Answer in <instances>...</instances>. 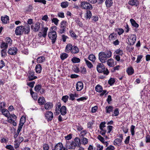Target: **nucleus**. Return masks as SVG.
I'll return each mask as SVG.
<instances>
[{
	"label": "nucleus",
	"instance_id": "nucleus-45",
	"mask_svg": "<svg viewBox=\"0 0 150 150\" xmlns=\"http://www.w3.org/2000/svg\"><path fill=\"white\" fill-rule=\"evenodd\" d=\"M69 32L71 36L72 37L75 39H76V38L77 37V36L76 35L73 31L72 30H70Z\"/></svg>",
	"mask_w": 150,
	"mask_h": 150
},
{
	"label": "nucleus",
	"instance_id": "nucleus-19",
	"mask_svg": "<svg viewBox=\"0 0 150 150\" xmlns=\"http://www.w3.org/2000/svg\"><path fill=\"white\" fill-rule=\"evenodd\" d=\"M79 51V49L77 46L73 45L71 52L72 54H76L78 53Z\"/></svg>",
	"mask_w": 150,
	"mask_h": 150
},
{
	"label": "nucleus",
	"instance_id": "nucleus-53",
	"mask_svg": "<svg viewBox=\"0 0 150 150\" xmlns=\"http://www.w3.org/2000/svg\"><path fill=\"white\" fill-rule=\"evenodd\" d=\"M52 23H54L55 25H57L59 20L57 18H54L52 20Z\"/></svg>",
	"mask_w": 150,
	"mask_h": 150
},
{
	"label": "nucleus",
	"instance_id": "nucleus-39",
	"mask_svg": "<svg viewBox=\"0 0 150 150\" xmlns=\"http://www.w3.org/2000/svg\"><path fill=\"white\" fill-rule=\"evenodd\" d=\"M88 58L93 62H95L96 59L95 56L93 54L89 55L88 56Z\"/></svg>",
	"mask_w": 150,
	"mask_h": 150
},
{
	"label": "nucleus",
	"instance_id": "nucleus-3",
	"mask_svg": "<svg viewBox=\"0 0 150 150\" xmlns=\"http://www.w3.org/2000/svg\"><path fill=\"white\" fill-rule=\"evenodd\" d=\"M76 145L74 141H66L65 146L68 149H74L76 146Z\"/></svg>",
	"mask_w": 150,
	"mask_h": 150
},
{
	"label": "nucleus",
	"instance_id": "nucleus-24",
	"mask_svg": "<svg viewBox=\"0 0 150 150\" xmlns=\"http://www.w3.org/2000/svg\"><path fill=\"white\" fill-rule=\"evenodd\" d=\"M113 107L110 105L107 106L105 107L106 112L107 113H110L113 111Z\"/></svg>",
	"mask_w": 150,
	"mask_h": 150
},
{
	"label": "nucleus",
	"instance_id": "nucleus-26",
	"mask_svg": "<svg viewBox=\"0 0 150 150\" xmlns=\"http://www.w3.org/2000/svg\"><path fill=\"white\" fill-rule=\"evenodd\" d=\"M130 21L132 26L136 28H137L139 27V24L136 22L134 19H131L130 20Z\"/></svg>",
	"mask_w": 150,
	"mask_h": 150
},
{
	"label": "nucleus",
	"instance_id": "nucleus-31",
	"mask_svg": "<svg viewBox=\"0 0 150 150\" xmlns=\"http://www.w3.org/2000/svg\"><path fill=\"white\" fill-rule=\"evenodd\" d=\"M95 90L96 91L98 92H101L103 91V88L102 87L99 85H97L95 87Z\"/></svg>",
	"mask_w": 150,
	"mask_h": 150
},
{
	"label": "nucleus",
	"instance_id": "nucleus-30",
	"mask_svg": "<svg viewBox=\"0 0 150 150\" xmlns=\"http://www.w3.org/2000/svg\"><path fill=\"white\" fill-rule=\"evenodd\" d=\"M114 61L112 59H109L107 61V64L110 67H112L114 66Z\"/></svg>",
	"mask_w": 150,
	"mask_h": 150
},
{
	"label": "nucleus",
	"instance_id": "nucleus-33",
	"mask_svg": "<svg viewBox=\"0 0 150 150\" xmlns=\"http://www.w3.org/2000/svg\"><path fill=\"white\" fill-rule=\"evenodd\" d=\"M74 142L76 144V146H79V145H81V143L80 142V139L78 137H76L74 139Z\"/></svg>",
	"mask_w": 150,
	"mask_h": 150
},
{
	"label": "nucleus",
	"instance_id": "nucleus-37",
	"mask_svg": "<svg viewBox=\"0 0 150 150\" xmlns=\"http://www.w3.org/2000/svg\"><path fill=\"white\" fill-rule=\"evenodd\" d=\"M127 72L128 75H132L134 73V70L132 67H129L128 68Z\"/></svg>",
	"mask_w": 150,
	"mask_h": 150
},
{
	"label": "nucleus",
	"instance_id": "nucleus-13",
	"mask_svg": "<svg viewBox=\"0 0 150 150\" xmlns=\"http://www.w3.org/2000/svg\"><path fill=\"white\" fill-rule=\"evenodd\" d=\"M1 20L3 23L4 24H6L9 23V17L7 15L4 16H2L1 17Z\"/></svg>",
	"mask_w": 150,
	"mask_h": 150
},
{
	"label": "nucleus",
	"instance_id": "nucleus-9",
	"mask_svg": "<svg viewBox=\"0 0 150 150\" xmlns=\"http://www.w3.org/2000/svg\"><path fill=\"white\" fill-rule=\"evenodd\" d=\"M45 116L48 121L52 120L53 117V113L51 111H47Z\"/></svg>",
	"mask_w": 150,
	"mask_h": 150
},
{
	"label": "nucleus",
	"instance_id": "nucleus-7",
	"mask_svg": "<svg viewBox=\"0 0 150 150\" xmlns=\"http://www.w3.org/2000/svg\"><path fill=\"white\" fill-rule=\"evenodd\" d=\"M81 6L83 9H86L91 10L93 8L92 5L86 1L82 2Z\"/></svg>",
	"mask_w": 150,
	"mask_h": 150
},
{
	"label": "nucleus",
	"instance_id": "nucleus-43",
	"mask_svg": "<svg viewBox=\"0 0 150 150\" xmlns=\"http://www.w3.org/2000/svg\"><path fill=\"white\" fill-rule=\"evenodd\" d=\"M115 31L117 32V33L119 35H120L124 32V30L120 28L116 29L115 30Z\"/></svg>",
	"mask_w": 150,
	"mask_h": 150
},
{
	"label": "nucleus",
	"instance_id": "nucleus-51",
	"mask_svg": "<svg viewBox=\"0 0 150 150\" xmlns=\"http://www.w3.org/2000/svg\"><path fill=\"white\" fill-rule=\"evenodd\" d=\"M30 27L29 25H27V26L25 27V31H24V32L25 34H28L30 32Z\"/></svg>",
	"mask_w": 150,
	"mask_h": 150
},
{
	"label": "nucleus",
	"instance_id": "nucleus-36",
	"mask_svg": "<svg viewBox=\"0 0 150 150\" xmlns=\"http://www.w3.org/2000/svg\"><path fill=\"white\" fill-rule=\"evenodd\" d=\"M92 16V13L90 10L86 11V12L85 14V17L86 18H90Z\"/></svg>",
	"mask_w": 150,
	"mask_h": 150
},
{
	"label": "nucleus",
	"instance_id": "nucleus-1",
	"mask_svg": "<svg viewBox=\"0 0 150 150\" xmlns=\"http://www.w3.org/2000/svg\"><path fill=\"white\" fill-rule=\"evenodd\" d=\"M112 53L110 50L105 51L101 52L98 54V59L102 63H105L108 58L111 57Z\"/></svg>",
	"mask_w": 150,
	"mask_h": 150
},
{
	"label": "nucleus",
	"instance_id": "nucleus-57",
	"mask_svg": "<svg viewBox=\"0 0 150 150\" xmlns=\"http://www.w3.org/2000/svg\"><path fill=\"white\" fill-rule=\"evenodd\" d=\"M68 98L69 96H65L62 97V100L65 103L67 101Z\"/></svg>",
	"mask_w": 150,
	"mask_h": 150
},
{
	"label": "nucleus",
	"instance_id": "nucleus-40",
	"mask_svg": "<svg viewBox=\"0 0 150 150\" xmlns=\"http://www.w3.org/2000/svg\"><path fill=\"white\" fill-rule=\"evenodd\" d=\"M69 3L67 1H63L62 2L61 6L62 8H66L68 6Z\"/></svg>",
	"mask_w": 150,
	"mask_h": 150
},
{
	"label": "nucleus",
	"instance_id": "nucleus-29",
	"mask_svg": "<svg viewBox=\"0 0 150 150\" xmlns=\"http://www.w3.org/2000/svg\"><path fill=\"white\" fill-rule=\"evenodd\" d=\"M84 60L86 62V64L87 67L89 69H91L93 67V65L91 62H89L86 59H84Z\"/></svg>",
	"mask_w": 150,
	"mask_h": 150
},
{
	"label": "nucleus",
	"instance_id": "nucleus-20",
	"mask_svg": "<svg viewBox=\"0 0 150 150\" xmlns=\"http://www.w3.org/2000/svg\"><path fill=\"white\" fill-rule=\"evenodd\" d=\"M117 34L113 33L111 34L109 36V40L110 41H112L116 39L117 38Z\"/></svg>",
	"mask_w": 150,
	"mask_h": 150
},
{
	"label": "nucleus",
	"instance_id": "nucleus-23",
	"mask_svg": "<svg viewBox=\"0 0 150 150\" xmlns=\"http://www.w3.org/2000/svg\"><path fill=\"white\" fill-rule=\"evenodd\" d=\"M1 112L2 114L6 117H9V116H10V114L9 113L7 109H3Z\"/></svg>",
	"mask_w": 150,
	"mask_h": 150
},
{
	"label": "nucleus",
	"instance_id": "nucleus-17",
	"mask_svg": "<svg viewBox=\"0 0 150 150\" xmlns=\"http://www.w3.org/2000/svg\"><path fill=\"white\" fill-rule=\"evenodd\" d=\"M128 4L132 6H137L139 5V2L137 0H130L128 2Z\"/></svg>",
	"mask_w": 150,
	"mask_h": 150
},
{
	"label": "nucleus",
	"instance_id": "nucleus-64",
	"mask_svg": "<svg viewBox=\"0 0 150 150\" xmlns=\"http://www.w3.org/2000/svg\"><path fill=\"white\" fill-rule=\"evenodd\" d=\"M97 150H103V146H101L100 144H97Z\"/></svg>",
	"mask_w": 150,
	"mask_h": 150
},
{
	"label": "nucleus",
	"instance_id": "nucleus-32",
	"mask_svg": "<svg viewBox=\"0 0 150 150\" xmlns=\"http://www.w3.org/2000/svg\"><path fill=\"white\" fill-rule=\"evenodd\" d=\"M122 142V139H116L114 142V144L115 145H119L121 144Z\"/></svg>",
	"mask_w": 150,
	"mask_h": 150
},
{
	"label": "nucleus",
	"instance_id": "nucleus-42",
	"mask_svg": "<svg viewBox=\"0 0 150 150\" xmlns=\"http://www.w3.org/2000/svg\"><path fill=\"white\" fill-rule=\"evenodd\" d=\"M68 54L66 53H63L61 54L60 57L61 59L64 60L68 57Z\"/></svg>",
	"mask_w": 150,
	"mask_h": 150
},
{
	"label": "nucleus",
	"instance_id": "nucleus-6",
	"mask_svg": "<svg viewBox=\"0 0 150 150\" xmlns=\"http://www.w3.org/2000/svg\"><path fill=\"white\" fill-rule=\"evenodd\" d=\"M25 31V27L23 26L17 27L15 30V34L16 35H21Z\"/></svg>",
	"mask_w": 150,
	"mask_h": 150
},
{
	"label": "nucleus",
	"instance_id": "nucleus-46",
	"mask_svg": "<svg viewBox=\"0 0 150 150\" xmlns=\"http://www.w3.org/2000/svg\"><path fill=\"white\" fill-rule=\"evenodd\" d=\"M81 141L82 143V144L84 145L87 144L88 142V139L84 137H82V139H81Z\"/></svg>",
	"mask_w": 150,
	"mask_h": 150
},
{
	"label": "nucleus",
	"instance_id": "nucleus-54",
	"mask_svg": "<svg viewBox=\"0 0 150 150\" xmlns=\"http://www.w3.org/2000/svg\"><path fill=\"white\" fill-rule=\"evenodd\" d=\"M97 138L103 143H105V139L104 138L102 137L100 135H98L97 137Z\"/></svg>",
	"mask_w": 150,
	"mask_h": 150
},
{
	"label": "nucleus",
	"instance_id": "nucleus-21",
	"mask_svg": "<svg viewBox=\"0 0 150 150\" xmlns=\"http://www.w3.org/2000/svg\"><path fill=\"white\" fill-rule=\"evenodd\" d=\"M112 0H106L105 1V4L107 8H109L112 6L113 4Z\"/></svg>",
	"mask_w": 150,
	"mask_h": 150
},
{
	"label": "nucleus",
	"instance_id": "nucleus-38",
	"mask_svg": "<svg viewBox=\"0 0 150 150\" xmlns=\"http://www.w3.org/2000/svg\"><path fill=\"white\" fill-rule=\"evenodd\" d=\"M67 22L64 21H62L60 23V28H66L67 26Z\"/></svg>",
	"mask_w": 150,
	"mask_h": 150
},
{
	"label": "nucleus",
	"instance_id": "nucleus-25",
	"mask_svg": "<svg viewBox=\"0 0 150 150\" xmlns=\"http://www.w3.org/2000/svg\"><path fill=\"white\" fill-rule=\"evenodd\" d=\"M45 100L43 97H40L38 100V103L40 105H43L45 104Z\"/></svg>",
	"mask_w": 150,
	"mask_h": 150
},
{
	"label": "nucleus",
	"instance_id": "nucleus-34",
	"mask_svg": "<svg viewBox=\"0 0 150 150\" xmlns=\"http://www.w3.org/2000/svg\"><path fill=\"white\" fill-rule=\"evenodd\" d=\"M71 61L73 63H78L80 62V59L76 57H74L72 58Z\"/></svg>",
	"mask_w": 150,
	"mask_h": 150
},
{
	"label": "nucleus",
	"instance_id": "nucleus-5",
	"mask_svg": "<svg viewBox=\"0 0 150 150\" xmlns=\"http://www.w3.org/2000/svg\"><path fill=\"white\" fill-rule=\"evenodd\" d=\"M137 37L135 35H130L127 38L128 41V43L130 45H133L134 44L136 40Z\"/></svg>",
	"mask_w": 150,
	"mask_h": 150
},
{
	"label": "nucleus",
	"instance_id": "nucleus-58",
	"mask_svg": "<svg viewBox=\"0 0 150 150\" xmlns=\"http://www.w3.org/2000/svg\"><path fill=\"white\" fill-rule=\"evenodd\" d=\"M115 82V80L113 78H110L108 81V83L110 85H112Z\"/></svg>",
	"mask_w": 150,
	"mask_h": 150
},
{
	"label": "nucleus",
	"instance_id": "nucleus-59",
	"mask_svg": "<svg viewBox=\"0 0 150 150\" xmlns=\"http://www.w3.org/2000/svg\"><path fill=\"white\" fill-rule=\"evenodd\" d=\"M142 57L143 55H138L137 56V60L136 61V62L137 63H139L140 62L141 59L142 58Z\"/></svg>",
	"mask_w": 150,
	"mask_h": 150
},
{
	"label": "nucleus",
	"instance_id": "nucleus-52",
	"mask_svg": "<svg viewBox=\"0 0 150 150\" xmlns=\"http://www.w3.org/2000/svg\"><path fill=\"white\" fill-rule=\"evenodd\" d=\"M105 124L106 123L105 122H101L99 125V128L100 130H103V128L105 127Z\"/></svg>",
	"mask_w": 150,
	"mask_h": 150
},
{
	"label": "nucleus",
	"instance_id": "nucleus-63",
	"mask_svg": "<svg viewBox=\"0 0 150 150\" xmlns=\"http://www.w3.org/2000/svg\"><path fill=\"white\" fill-rule=\"evenodd\" d=\"M43 148L44 150H49V147L48 144H45L43 145Z\"/></svg>",
	"mask_w": 150,
	"mask_h": 150
},
{
	"label": "nucleus",
	"instance_id": "nucleus-55",
	"mask_svg": "<svg viewBox=\"0 0 150 150\" xmlns=\"http://www.w3.org/2000/svg\"><path fill=\"white\" fill-rule=\"evenodd\" d=\"M35 83V82L34 81H33L31 82H27V85L29 86V87L33 88L34 87V85Z\"/></svg>",
	"mask_w": 150,
	"mask_h": 150
},
{
	"label": "nucleus",
	"instance_id": "nucleus-48",
	"mask_svg": "<svg viewBox=\"0 0 150 150\" xmlns=\"http://www.w3.org/2000/svg\"><path fill=\"white\" fill-rule=\"evenodd\" d=\"M115 53L116 54H119L122 56L123 54V52L120 49H119L115 51Z\"/></svg>",
	"mask_w": 150,
	"mask_h": 150
},
{
	"label": "nucleus",
	"instance_id": "nucleus-22",
	"mask_svg": "<svg viewBox=\"0 0 150 150\" xmlns=\"http://www.w3.org/2000/svg\"><path fill=\"white\" fill-rule=\"evenodd\" d=\"M60 112L62 115H65L67 113L66 107L65 106H62L60 109Z\"/></svg>",
	"mask_w": 150,
	"mask_h": 150
},
{
	"label": "nucleus",
	"instance_id": "nucleus-28",
	"mask_svg": "<svg viewBox=\"0 0 150 150\" xmlns=\"http://www.w3.org/2000/svg\"><path fill=\"white\" fill-rule=\"evenodd\" d=\"M45 60L44 57L41 56L39 57L37 59V62L38 63H41L44 62Z\"/></svg>",
	"mask_w": 150,
	"mask_h": 150
},
{
	"label": "nucleus",
	"instance_id": "nucleus-44",
	"mask_svg": "<svg viewBox=\"0 0 150 150\" xmlns=\"http://www.w3.org/2000/svg\"><path fill=\"white\" fill-rule=\"evenodd\" d=\"M21 142H18V140H16L14 141V148L16 149H17L19 147L20 144Z\"/></svg>",
	"mask_w": 150,
	"mask_h": 150
},
{
	"label": "nucleus",
	"instance_id": "nucleus-18",
	"mask_svg": "<svg viewBox=\"0 0 150 150\" xmlns=\"http://www.w3.org/2000/svg\"><path fill=\"white\" fill-rule=\"evenodd\" d=\"M62 143L59 142L54 147V150H61L64 147Z\"/></svg>",
	"mask_w": 150,
	"mask_h": 150
},
{
	"label": "nucleus",
	"instance_id": "nucleus-50",
	"mask_svg": "<svg viewBox=\"0 0 150 150\" xmlns=\"http://www.w3.org/2000/svg\"><path fill=\"white\" fill-rule=\"evenodd\" d=\"M135 127L133 125H132L130 127V131L131 134L132 136H133L134 134V129Z\"/></svg>",
	"mask_w": 150,
	"mask_h": 150
},
{
	"label": "nucleus",
	"instance_id": "nucleus-61",
	"mask_svg": "<svg viewBox=\"0 0 150 150\" xmlns=\"http://www.w3.org/2000/svg\"><path fill=\"white\" fill-rule=\"evenodd\" d=\"M6 148L7 149L10 150H15L13 146L11 145H6Z\"/></svg>",
	"mask_w": 150,
	"mask_h": 150
},
{
	"label": "nucleus",
	"instance_id": "nucleus-14",
	"mask_svg": "<svg viewBox=\"0 0 150 150\" xmlns=\"http://www.w3.org/2000/svg\"><path fill=\"white\" fill-rule=\"evenodd\" d=\"M76 89L78 91H81L83 88V84L81 81H79L76 84Z\"/></svg>",
	"mask_w": 150,
	"mask_h": 150
},
{
	"label": "nucleus",
	"instance_id": "nucleus-12",
	"mask_svg": "<svg viewBox=\"0 0 150 150\" xmlns=\"http://www.w3.org/2000/svg\"><path fill=\"white\" fill-rule=\"evenodd\" d=\"M18 50L17 48L15 47H12L10 48L8 50V54L11 55H15L17 52Z\"/></svg>",
	"mask_w": 150,
	"mask_h": 150
},
{
	"label": "nucleus",
	"instance_id": "nucleus-2",
	"mask_svg": "<svg viewBox=\"0 0 150 150\" xmlns=\"http://www.w3.org/2000/svg\"><path fill=\"white\" fill-rule=\"evenodd\" d=\"M56 26H52L51 27L50 31L49 32L48 35L49 38L51 40L52 44H54L57 38V35L56 32L53 30L54 28L56 29Z\"/></svg>",
	"mask_w": 150,
	"mask_h": 150
},
{
	"label": "nucleus",
	"instance_id": "nucleus-4",
	"mask_svg": "<svg viewBox=\"0 0 150 150\" xmlns=\"http://www.w3.org/2000/svg\"><path fill=\"white\" fill-rule=\"evenodd\" d=\"M8 45L3 41L0 44V48L3 49L1 51V55L2 57L6 55V49L8 47Z\"/></svg>",
	"mask_w": 150,
	"mask_h": 150
},
{
	"label": "nucleus",
	"instance_id": "nucleus-62",
	"mask_svg": "<svg viewBox=\"0 0 150 150\" xmlns=\"http://www.w3.org/2000/svg\"><path fill=\"white\" fill-rule=\"evenodd\" d=\"M33 7L31 5H29L27 8L26 11L27 12H30L33 10Z\"/></svg>",
	"mask_w": 150,
	"mask_h": 150
},
{
	"label": "nucleus",
	"instance_id": "nucleus-60",
	"mask_svg": "<svg viewBox=\"0 0 150 150\" xmlns=\"http://www.w3.org/2000/svg\"><path fill=\"white\" fill-rule=\"evenodd\" d=\"M76 22L80 27H82L83 26V24L79 19L77 18L76 20Z\"/></svg>",
	"mask_w": 150,
	"mask_h": 150
},
{
	"label": "nucleus",
	"instance_id": "nucleus-8",
	"mask_svg": "<svg viewBox=\"0 0 150 150\" xmlns=\"http://www.w3.org/2000/svg\"><path fill=\"white\" fill-rule=\"evenodd\" d=\"M40 24L39 23L33 24L31 26V30L34 32L38 31L40 28Z\"/></svg>",
	"mask_w": 150,
	"mask_h": 150
},
{
	"label": "nucleus",
	"instance_id": "nucleus-27",
	"mask_svg": "<svg viewBox=\"0 0 150 150\" xmlns=\"http://www.w3.org/2000/svg\"><path fill=\"white\" fill-rule=\"evenodd\" d=\"M36 72L38 73H40L42 70V67L40 64H37L35 67Z\"/></svg>",
	"mask_w": 150,
	"mask_h": 150
},
{
	"label": "nucleus",
	"instance_id": "nucleus-15",
	"mask_svg": "<svg viewBox=\"0 0 150 150\" xmlns=\"http://www.w3.org/2000/svg\"><path fill=\"white\" fill-rule=\"evenodd\" d=\"M73 46L70 43L68 44L65 47V51L67 53H69L70 52H71V51L72 49Z\"/></svg>",
	"mask_w": 150,
	"mask_h": 150
},
{
	"label": "nucleus",
	"instance_id": "nucleus-16",
	"mask_svg": "<svg viewBox=\"0 0 150 150\" xmlns=\"http://www.w3.org/2000/svg\"><path fill=\"white\" fill-rule=\"evenodd\" d=\"M53 107V105L51 102H47L44 104V107L46 110H50Z\"/></svg>",
	"mask_w": 150,
	"mask_h": 150
},
{
	"label": "nucleus",
	"instance_id": "nucleus-35",
	"mask_svg": "<svg viewBox=\"0 0 150 150\" xmlns=\"http://www.w3.org/2000/svg\"><path fill=\"white\" fill-rule=\"evenodd\" d=\"M5 41L6 42L5 43H6L8 45H10L12 43V41L8 37H7L6 38Z\"/></svg>",
	"mask_w": 150,
	"mask_h": 150
},
{
	"label": "nucleus",
	"instance_id": "nucleus-41",
	"mask_svg": "<svg viewBox=\"0 0 150 150\" xmlns=\"http://www.w3.org/2000/svg\"><path fill=\"white\" fill-rule=\"evenodd\" d=\"M48 30V28L47 27H45L43 29V31L42 33V36L43 37L45 38L47 35V32Z\"/></svg>",
	"mask_w": 150,
	"mask_h": 150
},
{
	"label": "nucleus",
	"instance_id": "nucleus-11",
	"mask_svg": "<svg viewBox=\"0 0 150 150\" xmlns=\"http://www.w3.org/2000/svg\"><path fill=\"white\" fill-rule=\"evenodd\" d=\"M103 63H98L96 67L97 71L99 73H102L104 71L105 67Z\"/></svg>",
	"mask_w": 150,
	"mask_h": 150
},
{
	"label": "nucleus",
	"instance_id": "nucleus-10",
	"mask_svg": "<svg viewBox=\"0 0 150 150\" xmlns=\"http://www.w3.org/2000/svg\"><path fill=\"white\" fill-rule=\"evenodd\" d=\"M35 72L32 71H30L29 72V75H28L27 78L28 81H31L33 80L36 79L37 77L34 75Z\"/></svg>",
	"mask_w": 150,
	"mask_h": 150
},
{
	"label": "nucleus",
	"instance_id": "nucleus-56",
	"mask_svg": "<svg viewBox=\"0 0 150 150\" xmlns=\"http://www.w3.org/2000/svg\"><path fill=\"white\" fill-rule=\"evenodd\" d=\"M72 134H70L68 135L67 136L65 137V139H66L67 141H69V140L71 139L72 137Z\"/></svg>",
	"mask_w": 150,
	"mask_h": 150
},
{
	"label": "nucleus",
	"instance_id": "nucleus-47",
	"mask_svg": "<svg viewBox=\"0 0 150 150\" xmlns=\"http://www.w3.org/2000/svg\"><path fill=\"white\" fill-rule=\"evenodd\" d=\"M41 85H36L35 87V91L38 92L41 89Z\"/></svg>",
	"mask_w": 150,
	"mask_h": 150
},
{
	"label": "nucleus",
	"instance_id": "nucleus-49",
	"mask_svg": "<svg viewBox=\"0 0 150 150\" xmlns=\"http://www.w3.org/2000/svg\"><path fill=\"white\" fill-rule=\"evenodd\" d=\"M113 113L114 114H112V116H117L119 114V111L117 108H116L115 109Z\"/></svg>",
	"mask_w": 150,
	"mask_h": 150
}]
</instances>
